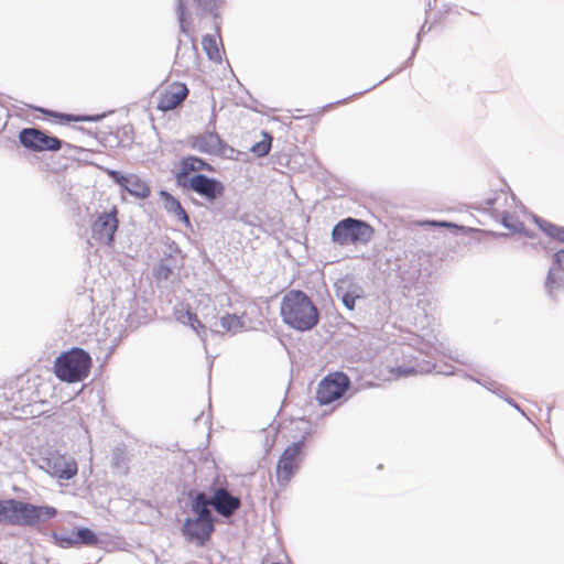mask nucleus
Instances as JSON below:
<instances>
[{
  "label": "nucleus",
  "mask_w": 564,
  "mask_h": 564,
  "mask_svg": "<svg viewBox=\"0 0 564 564\" xmlns=\"http://www.w3.org/2000/svg\"><path fill=\"white\" fill-rule=\"evenodd\" d=\"M118 207L113 205L108 212L97 213L90 225L91 238L107 247H112L118 230Z\"/></svg>",
  "instance_id": "obj_6"
},
{
  "label": "nucleus",
  "mask_w": 564,
  "mask_h": 564,
  "mask_svg": "<svg viewBox=\"0 0 564 564\" xmlns=\"http://www.w3.org/2000/svg\"><path fill=\"white\" fill-rule=\"evenodd\" d=\"M56 514L57 510L51 506H34L15 499H0V524L34 527Z\"/></svg>",
  "instance_id": "obj_2"
},
{
  "label": "nucleus",
  "mask_w": 564,
  "mask_h": 564,
  "mask_svg": "<svg viewBox=\"0 0 564 564\" xmlns=\"http://www.w3.org/2000/svg\"><path fill=\"white\" fill-rule=\"evenodd\" d=\"M52 538L54 539L55 544L63 549H69L80 545L95 546L99 542L95 532L88 528L77 529L72 536L53 533Z\"/></svg>",
  "instance_id": "obj_14"
},
{
  "label": "nucleus",
  "mask_w": 564,
  "mask_h": 564,
  "mask_svg": "<svg viewBox=\"0 0 564 564\" xmlns=\"http://www.w3.org/2000/svg\"><path fill=\"white\" fill-rule=\"evenodd\" d=\"M50 467L54 477L64 480L73 478L78 471L77 463L74 459H67L64 456L54 458L50 464Z\"/></svg>",
  "instance_id": "obj_19"
},
{
  "label": "nucleus",
  "mask_w": 564,
  "mask_h": 564,
  "mask_svg": "<svg viewBox=\"0 0 564 564\" xmlns=\"http://www.w3.org/2000/svg\"><path fill=\"white\" fill-rule=\"evenodd\" d=\"M391 373L395 377V378H399V377H402V376H411V375H414L416 373V371L413 369V368H406V369H403V368H393L391 369Z\"/></svg>",
  "instance_id": "obj_30"
},
{
  "label": "nucleus",
  "mask_w": 564,
  "mask_h": 564,
  "mask_svg": "<svg viewBox=\"0 0 564 564\" xmlns=\"http://www.w3.org/2000/svg\"><path fill=\"white\" fill-rule=\"evenodd\" d=\"M212 505L210 499H207L205 494H198L193 502L192 509L197 517L213 518L208 506Z\"/></svg>",
  "instance_id": "obj_23"
},
{
  "label": "nucleus",
  "mask_w": 564,
  "mask_h": 564,
  "mask_svg": "<svg viewBox=\"0 0 564 564\" xmlns=\"http://www.w3.org/2000/svg\"><path fill=\"white\" fill-rule=\"evenodd\" d=\"M554 239H557L558 241L564 242V228L563 227L557 228Z\"/></svg>",
  "instance_id": "obj_32"
},
{
  "label": "nucleus",
  "mask_w": 564,
  "mask_h": 564,
  "mask_svg": "<svg viewBox=\"0 0 564 564\" xmlns=\"http://www.w3.org/2000/svg\"><path fill=\"white\" fill-rule=\"evenodd\" d=\"M91 364V357L87 351L72 348L55 359L53 370L61 381L75 383L88 377Z\"/></svg>",
  "instance_id": "obj_3"
},
{
  "label": "nucleus",
  "mask_w": 564,
  "mask_h": 564,
  "mask_svg": "<svg viewBox=\"0 0 564 564\" xmlns=\"http://www.w3.org/2000/svg\"><path fill=\"white\" fill-rule=\"evenodd\" d=\"M547 293L558 300L564 296V250H558L554 254V263L550 268L545 282Z\"/></svg>",
  "instance_id": "obj_12"
},
{
  "label": "nucleus",
  "mask_w": 564,
  "mask_h": 564,
  "mask_svg": "<svg viewBox=\"0 0 564 564\" xmlns=\"http://www.w3.org/2000/svg\"><path fill=\"white\" fill-rule=\"evenodd\" d=\"M198 7H206L207 0H194Z\"/></svg>",
  "instance_id": "obj_33"
},
{
  "label": "nucleus",
  "mask_w": 564,
  "mask_h": 564,
  "mask_svg": "<svg viewBox=\"0 0 564 564\" xmlns=\"http://www.w3.org/2000/svg\"><path fill=\"white\" fill-rule=\"evenodd\" d=\"M210 502L216 511L224 517L231 516L241 505L240 499L231 496L225 488H218L210 499Z\"/></svg>",
  "instance_id": "obj_18"
},
{
  "label": "nucleus",
  "mask_w": 564,
  "mask_h": 564,
  "mask_svg": "<svg viewBox=\"0 0 564 564\" xmlns=\"http://www.w3.org/2000/svg\"><path fill=\"white\" fill-rule=\"evenodd\" d=\"M20 142L30 150L36 152L44 151H59L62 149V141L53 135L47 134L46 132L35 129V128H25L20 131L19 134Z\"/></svg>",
  "instance_id": "obj_9"
},
{
  "label": "nucleus",
  "mask_w": 564,
  "mask_h": 564,
  "mask_svg": "<svg viewBox=\"0 0 564 564\" xmlns=\"http://www.w3.org/2000/svg\"><path fill=\"white\" fill-rule=\"evenodd\" d=\"M355 301H356V297L352 296L351 294H345L344 297H343L344 304L349 310H352L355 307Z\"/></svg>",
  "instance_id": "obj_31"
},
{
  "label": "nucleus",
  "mask_w": 564,
  "mask_h": 564,
  "mask_svg": "<svg viewBox=\"0 0 564 564\" xmlns=\"http://www.w3.org/2000/svg\"><path fill=\"white\" fill-rule=\"evenodd\" d=\"M202 46H203V50L206 52V54L208 55V57L212 61H215V62L221 61V54H220V50L218 47V43L213 35L207 34V35L203 36Z\"/></svg>",
  "instance_id": "obj_21"
},
{
  "label": "nucleus",
  "mask_w": 564,
  "mask_h": 564,
  "mask_svg": "<svg viewBox=\"0 0 564 564\" xmlns=\"http://www.w3.org/2000/svg\"><path fill=\"white\" fill-rule=\"evenodd\" d=\"M196 53H197V48H196V46L194 45V46H193V54L196 56Z\"/></svg>",
  "instance_id": "obj_35"
},
{
  "label": "nucleus",
  "mask_w": 564,
  "mask_h": 564,
  "mask_svg": "<svg viewBox=\"0 0 564 564\" xmlns=\"http://www.w3.org/2000/svg\"><path fill=\"white\" fill-rule=\"evenodd\" d=\"M351 386L349 377L343 371L329 372L318 383L315 399L319 405H328L341 400Z\"/></svg>",
  "instance_id": "obj_5"
},
{
  "label": "nucleus",
  "mask_w": 564,
  "mask_h": 564,
  "mask_svg": "<svg viewBox=\"0 0 564 564\" xmlns=\"http://www.w3.org/2000/svg\"><path fill=\"white\" fill-rule=\"evenodd\" d=\"M507 202H508V196L506 193H503V192L496 193L492 198H489L487 200V205H488L487 209L489 212H491L495 217L500 219L506 228H509L511 230H520L522 227V224L520 221H518V219L512 214H510L508 210H501L499 207L496 206V205H499V206L506 205Z\"/></svg>",
  "instance_id": "obj_16"
},
{
  "label": "nucleus",
  "mask_w": 564,
  "mask_h": 564,
  "mask_svg": "<svg viewBox=\"0 0 564 564\" xmlns=\"http://www.w3.org/2000/svg\"><path fill=\"white\" fill-rule=\"evenodd\" d=\"M186 315V318H187V323L188 325L196 332V333H199V330H204L205 329V326L202 324V322L199 321L198 316L191 312V311H186L185 313Z\"/></svg>",
  "instance_id": "obj_28"
},
{
  "label": "nucleus",
  "mask_w": 564,
  "mask_h": 564,
  "mask_svg": "<svg viewBox=\"0 0 564 564\" xmlns=\"http://www.w3.org/2000/svg\"><path fill=\"white\" fill-rule=\"evenodd\" d=\"M107 175L124 188L130 195L138 198H148L151 194V188L148 183L135 174H122L116 170H106Z\"/></svg>",
  "instance_id": "obj_10"
},
{
  "label": "nucleus",
  "mask_w": 564,
  "mask_h": 564,
  "mask_svg": "<svg viewBox=\"0 0 564 564\" xmlns=\"http://www.w3.org/2000/svg\"><path fill=\"white\" fill-rule=\"evenodd\" d=\"M539 228L547 236L554 238L558 226L543 219L536 220Z\"/></svg>",
  "instance_id": "obj_29"
},
{
  "label": "nucleus",
  "mask_w": 564,
  "mask_h": 564,
  "mask_svg": "<svg viewBox=\"0 0 564 564\" xmlns=\"http://www.w3.org/2000/svg\"><path fill=\"white\" fill-rule=\"evenodd\" d=\"M304 443L296 442L288 446L276 464V480L280 485H286L296 473L301 463Z\"/></svg>",
  "instance_id": "obj_8"
},
{
  "label": "nucleus",
  "mask_w": 564,
  "mask_h": 564,
  "mask_svg": "<svg viewBox=\"0 0 564 564\" xmlns=\"http://www.w3.org/2000/svg\"><path fill=\"white\" fill-rule=\"evenodd\" d=\"M431 224H432V225H434V226H436V225H438V226H447V224H446V223H434V221H433V223H431Z\"/></svg>",
  "instance_id": "obj_34"
},
{
  "label": "nucleus",
  "mask_w": 564,
  "mask_h": 564,
  "mask_svg": "<svg viewBox=\"0 0 564 564\" xmlns=\"http://www.w3.org/2000/svg\"><path fill=\"white\" fill-rule=\"evenodd\" d=\"M191 147L202 153L209 155H225L227 145L215 132H205L191 139Z\"/></svg>",
  "instance_id": "obj_15"
},
{
  "label": "nucleus",
  "mask_w": 564,
  "mask_h": 564,
  "mask_svg": "<svg viewBox=\"0 0 564 564\" xmlns=\"http://www.w3.org/2000/svg\"><path fill=\"white\" fill-rule=\"evenodd\" d=\"M44 115L52 117L57 120L58 123H68V122H79V121H90L93 118L89 116H76V115H67L55 112L51 110H41Z\"/></svg>",
  "instance_id": "obj_24"
},
{
  "label": "nucleus",
  "mask_w": 564,
  "mask_h": 564,
  "mask_svg": "<svg viewBox=\"0 0 564 564\" xmlns=\"http://www.w3.org/2000/svg\"><path fill=\"white\" fill-rule=\"evenodd\" d=\"M186 84L181 82H164L155 90L156 107L162 111H170L183 104L188 96Z\"/></svg>",
  "instance_id": "obj_7"
},
{
  "label": "nucleus",
  "mask_w": 564,
  "mask_h": 564,
  "mask_svg": "<svg viewBox=\"0 0 564 564\" xmlns=\"http://www.w3.org/2000/svg\"><path fill=\"white\" fill-rule=\"evenodd\" d=\"M203 171L214 172L215 169L200 158L194 155L184 156L180 161V170L175 173V178L178 184L185 185L191 173Z\"/></svg>",
  "instance_id": "obj_17"
},
{
  "label": "nucleus",
  "mask_w": 564,
  "mask_h": 564,
  "mask_svg": "<svg viewBox=\"0 0 564 564\" xmlns=\"http://www.w3.org/2000/svg\"><path fill=\"white\" fill-rule=\"evenodd\" d=\"M188 188L206 198L209 202H214L224 194V185L221 182L209 178L203 174L194 175L188 180Z\"/></svg>",
  "instance_id": "obj_13"
},
{
  "label": "nucleus",
  "mask_w": 564,
  "mask_h": 564,
  "mask_svg": "<svg viewBox=\"0 0 564 564\" xmlns=\"http://www.w3.org/2000/svg\"><path fill=\"white\" fill-rule=\"evenodd\" d=\"M162 196L164 197L165 207L167 210L175 214L180 220L184 221L185 224H189V218L181 203L166 192H162Z\"/></svg>",
  "instance_id": "obj_20"
},
{
  "label": "nucleus",
  "mask_w": 564,
  "mask_h": 564,
  "mask_svg": "<svg viewBox=\"0 0 564 564\" xmlns=\"http://www.w3.org/2000/svg\"><path fill=\"white\" fill-rule=\"evenodd\" d=\"M177 15L180 28L183 33H187V15H186V6L184 0H177Z\"/></svg>",
  "instance_id": "obj_27"
},
{
  "label": "nucleus",
  "mask_w": 564,
  "mask_h": 564,
  "mask_svg": "<svg viewBox=\"0 0 564 564\" xmlns=\"http://www.w3.org/2000/svg\"><path fill=\"white\" fill-rule=\"evenodd\" d=\"M280 313L286 325L302 332L315 327L319 319L312 300L299 290H291L283 296Z\"/></svg>",
  "instance_id": "obj_1"
},
{
  "label": "nucleus",
  "mask_w": 564,
  "mask_h": 564,
  "mask_svg": "<svg viewBox=\"0 0 564 564\" xmlns=\"http://www.w3.org/2000/svg\"><path fill=\"white\" fill-rule=\"evenodd\" d=\"M272 145V137L268 132L262 133V139L251 147V152L261 158L267 155Z\"/></svg>",
  "instance_id": "obj_25"
},
{
  "label": "nucleus",
  "mask_w": 564,
  "mask_h": 564,
  "mask_svg": "<svg viewBox=\"0 0 564 564\" xmlns=\"http://www.w3.org/2000/svg\"><path fill=\"white\" fill-rule=\"evenodd\" d=\"M373 235L375 229L371 225L351 217L338 221L332 230L334 242L340 246L365 245L372 239Z\"/></svg>",
  "instance_id": "obj_4"
},
{
  "label": "nucleus",
  "mask_w": 564,
  "mask_h": 564,
  "mask_svg": "<svg viewBox=\"0 0 564 564\" xmlns=\"http://www.w3.org/2000/svg\"><path fill=\"white\" fill-rule=\"evenodd\" d=\"M214 531L213 518L196 517L187 519L183 525V533L189 540L196 542L198 545H204Z\"/></svg>",
  "instance_id": "obj_11"
},
{
  "label": "nucleus",
  "mask_w": 564,
  "mask_h": 564,
  "mask_svg": "<svg viewBox=\"0 0 564 564\" xmlns=\"http://www.w3.org/2000/svg\"><path fill=\"white\" fill-rule=\"evenodd\" d=\"M221 327L227 332H237L243 327L241 318L235 314H226L220 318Z\"/></svg>",
  "instance_id": "obj_26"
},
{
  "label": "nucleus",
  "mask_w": 564,
  "mask_h": 564,
  "mask_svg": "<svg viewBox=\"0 0 564 564\" xmlns=\"http://www.w3.org/2000/svg\"><path fill=\"white\" fill-rule=\"evenodd\" d=\"M212 505L210 499H207L205 494H198L193 502L192 509L197 517L213 518L208 506Z\"/></svg>",
  "instance_id": "obj_22"
}]
</instances>
